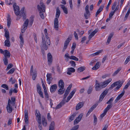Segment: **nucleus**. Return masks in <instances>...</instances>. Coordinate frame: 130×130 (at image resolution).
Here are the masks:
<instances>
[{"mask_svg":"<svg viewBox=\"0 0 130 130\" xmlns=\"http://www.w3.org/2000/svg\"><path fill=\"white\" fill-rule=\"evenodd\" d=\"M111 80L112 79L110 78L104 81L103 83H99L98 82L97 80H96L95 82V90L96 91H100L102 89L105 87Z\"/></svg>","mask_w":130,"mask_h":130,"instance_id":"1","label":"nucleus"},{"mask_svg":"<svg viewBox=\"0 0 130 130\" xmlns=\"http://www.w3.org/2000/svg\"><path fill=\"white\" fill-rule=\"evenodd\" d=\"M13 7L15 14L17 16L19 15L20 16H22L23 19H26V15L25 13L24 12L25 8L24 7H23L20 11L19 7L17 5L16 3H15L13 4Z\"/></svg>","mask_w":130,"mask_h":130,"instance_id":"2","label":"nucleus"},{"mask_svg":"<svg viewBox=\"0 0 130 130\" xmlns=\"http://www.w3.org/2000/svg\"><path fill=\"white\" fill-rule=\"evenodd\" d=\"M37 7L41 17L42 19H44V17L43 13L45 12L46 7L45 5L43 3L40 2V5H38Z\"/></svg>","mask_w":130,"mask_h":130,"instance_id":"3","label":"nucleus"},{"mask_svg":"<svg viewBox=\"0 0 130 130\" xmlns=\"http://www.w3.org/2000/svg\"><path fill=\"white\" fill-rule=\"evenodd\" d=\"M37 118H38L37 122L39 124L38 127L40 130H41L42 129V125H41V115L39 111L36 110V113Z\"/></svg>","mask_w":130,"mask_h":130,"instance_id":"4","label":"nucleus"},{"mask_svg":"<svg viewBox=\"0 0 130 130\" xmlns=\"http://www.w3.org/2000/svg\"><path fill=\"white\" fill-rule=\"evenodd\" d=\"M108 90H105L100 96L99 102H101L103 99L104 98L108 93Z\"/></svg>","mask_w":130,"mask_h":130,"instance_id":"5","label":"nucleus"},{"mask_svg":"<svg viewBox=\"0 0 130 130\" xmlns=\"http://www.w3.org/2000/svg\"><path fill=\"white\" fill-rule=\"evenodd\" d=\"M37 89L38 93L39 94V95L40 97L42 98H44L43 95V92L41 91V88L39 83H38L37 84Z\"/></svg>","mask_w":130,"mask_h":130,"instance_id":"6","label":"nucleus"},{"mask_svg":"<svg viewBox=\"0 0 130 130\" xmlns=\"http://www.w3.org/2000/svg\"><path fill=\"white\" fill-rule=\"evenodd\" d=\"M71 39V38L68 37L64 43V45L63 48L62 49V51L64 52L67 48L68 45Z\"/></svg>","mask_w":130,"mask_h":130,"instance_id":"7","label":"nucleus"},{"mask_svg":"<svg viewBox=\"0 0 130 130\" xmlns=\"http://www.w3.org/2000/svg\"><path fill=\"white\" fill-rule=\"evenodd\" d=\"M71 39V38L68 37L64 43V45L63 48L62 49V51L64 52L67 48L68 45Z\"/></svg>","mask_w":130,"mask_h":130,"instance_id":"8","label":"nucleus"},{"mask_svg":"<svg viewBox=\"0 0 130 130\" xmlns=\"http://www.w3.org/2000/svg\"><path fill=\"white\" fill-rule=\"evenodd\" d=\"M44 32L45 35V38L47 43L48 45H50L51 42L49 38L47 35V30L46 28L44 30Z\"/></svg>","mask_w":130,"mask_h":130,"instance_id":"9","label":"nucleus"},{"mask_svg":"<svg viewBox=\"0 0 130 130\" xmlns=\"http://www.w3.org/2000/svg\"><path fill=\"white\" fill-rule=\"evenodd\" d=\"M42 47L44 48L45 50H47V47L46 44V41L45 40L44 36V35H42Z\"/></svg>","mask_w":130,"mask_h":130,"instance_id":"10","label":"nucleus"},{"mask_svg":"<svg viewBox=\"0 0 130 130\" xmlns=\"http://www.w3.org/2000/svg\"><path fill=\"white\" fill-rule=\"evenodd\" d=\"M58 21L57 18H55L54 20V27L55 29L58 30Z\"/></svg>","mask_w":130,"mask_h":130,"instance_id":"11","label":"nucleus"},{"mask_svg":"<svg viewBox=\"0 0 130 130\" xmlns=\"http://www.w3.org/2000/svg\"><path fill=\"white\" fill-rule=\"evenodd\" d=\"M57 87L56 84L52 85L50 87V91L51 93H54L56 90Z\"/></svg>","mask_w":130,"mask_h":130,"instance_id":"12","label":"nucleus"},{"mask_svg":"<svg viewBox=\"0 0 130 130\" xmlns=\"http://www.w3.org/2000/svg\"><path fill=\"white\" fill-rule=\"evenodd\" d=\"M125 93L124 90H123L122 93L119 95L116 98L115 101V103H116L123 95Z\"/></svg>","mask_w":130,"mask_h":130,"instance_id":"13","label":"nucleus"},{"mask_svg":"<svg viewBox=\"0 0 130 130\" xmlns=\"http://www.w3.org/2000/svg\"><path fill=\"white\" fill-rule=\"evenodd\" d=\"M51 75L52 74H51L47 73L46 75L47 80V83L49 84H50L53 79L51 76Z\"/></svg>","mask_w":130,"mask_h":130,"instance_id":"14","label":"nucleus"},{"mask_svg":"<svg viewBox=\"0 0 130 130\" xmlns=\"http://www.w3.org/2000/svg\"><path fill=\"white\" fill-rule=\"evenodd\" d=\"M75 71V69L72 67L69 68L67 69V74L69 75H71L72 73L74 72Z\"/></svg>","mask_w":130,"mask_h":130,"instance_id":"15","label":"nucleus"},{"mask_svg":"<svg viewBox=\"0 0 130 130\" xmlns=\"http://www.w3.org/2000/svg\"><path fill=\"white\" fill-rule=\"evenodd\" d=\"M47 59L48 64H50L52 62L53 60L52 56L50 53H48L47 54Z\"/></svg>","mask_w":130,"mask_h":130,"instance_id":"16","label":"nucleus"},{"mask_svg":"<svg viewBox=\"0 0 130 130\" xmlns=\"http://www.w3.org/2000/svg\"><path fill=\"white\" fill-rule=\"evenodd\" d=\"M25 122L26 124H28V111L27 110H25Z\"/></svg>","mask_w":130,"mask_h":130,"instance_id":"17","label":"nucleus"},{"mask_svg":"<svg viewBox=\"0 0 130 130\" xmlns=\"http://www.w3.org/2000/svg\"><path fill=\"white\" fill-rule=\"evenodd\" d=\"M64 83L62 79H60L58 83V86L59 88H64Z\"/></svg>","mask_w":130,"mask_h":130,"instance_id":"18","label":"nucleus"},{"mask_svg":"<svg viewBox=\"0 0 130 130\" xmlns=\"http://www.w3.org/2000/svg\"><path fill=\"white\" fill-rule=\"evenodd\" d=\"M84 103L83 102H80L79 103L77 104L76 106V110H77L82 107L84 106Z\"/></svg>","mask_w":130,"mask_h":130,"instance_id":"19","label":"nucleus"},{"mask_svg":"<svg viewBox=\"0 0 130 130\" xmlns=\"http://www.w3.org/2000/svg\"><path fill=\"white\" fill-rule=\"evenodd\" d=\"M10 16L9 14L8 15V17H7V26L8 27H9L11 21V19L10 18Z\"/></svg>","mask_w":130,"mask_h":130,"instance_id":"20","label":"nucleus"},{"mask_svg":"<svg viewBox=\"0 0 130 130\" xmlns=\"http://www.w3.org/2000/svg\"><path fill=\"white\" fill-rule=\"evenodd\" d=\"M3 54L4 56V57L9 58L10 57V54L7 50H5V52Z\"/></svg>","mask_w":130,"mask_h":130,"instance_id":"21","label":"nucleus"},{"mask_svg":"<svg viewBox=\"0 0 130 130\" xmlns=\"http://www.w3.org/2000/svg\"><path fill=\"white\" fill-rule=\"evenodd\" d=\"M100 64L99 62H97L95 65L92 68L93 70H96L98 69L100 67Z\"/></svg>","mask_w":130,"mask_h":130,"instance_id":"22","label":"nucleus"},{"mask_svg":"<svg viewBox=\"0 0 130 130\" xmlns=\"http://www.w3.org/2000/svg\"><path fill=\"white\" fill-rule=\"evenodd\" d=\"M104 7V6L103 5L101 6L99 9L98 10L96 13L95 14V17H96L97 15L99 14L102 11L103 8Z\"/></svg>","mask_w":130,"mask_h":130,"instance_id":"23","label":"nucleus"},{"mask_svg":"<svg viewBox=\"0 0 130 130\" xmlns=\"http://www.w3.org/2000/svg\"><path fill=\"white\" fill-rule=\"evenodd\" d=\"M6 108L7 112L8 113H10L12 112V108L11 105H7Z\"/></svg>","mask_w":130,"mask_h":130,"instance_id":"24","label":"nucleus"},{"mask_svg":"<svg viewBox=\"0 0 130 130\" xmlns=\"http://www.w3.org/2000/svg\"><path fill=\"white\" fill-rule=\"evenodd\" d=\"M29 23V20L28 19H27L26 21L25 22L23 26V29L24 30H25L27 28V26L28 25Z\"/></svg>","mask_w":130,"mask_h":130,"instance_id":"25","label":"nucleus"},{"mask_svg":"<svg viewBox=\"0 0 130 130\" xmlns=\"http://www.w3.org/2000/svg\"><path fill=\"white\" fill-rule=\"evenodd\" d=\"M4 31L5 32V36L6 38L7 39H9V32L7 29H5Z\"/></svg>","mask_w":130,"mask_h":130,"instance_id":"26","label":"nucleus"},{"mask_svg":"<svg viewBox=\"0 0 130 130\" xmlns=\"http://www.w3.org/2000/svg\"><path fill=\"white\" fill-rule=\"evenodd\" d=\"M76 114L75 113L71 115L69 117V122H71L74 119V118L76 116Z\"/></svg>","mask_w":130,"mask_h":130,"instance_id":"27","label":"nucleus"},{"mask_svg":"<svg viewBox=\"0 0 130 130\" xmlns=\"http://www.w3.org/2000/svg\"><path fill=\"white\" fill-rule=\"evenodd\" d=\"M60 14V11L58 8H57L56 9V18L58 19Z\"/></svg>","mask_w":130,"mask_h":130,"instance_id":"28","label":"nucleus"},{"mask_svg":"<svg viewBox=\"0 0 130 130\" xmlns=\"http://www.w3.org/2000/svg\"><path fill=\"white\" fill-rule=\"evenodd\" d=\"M60 5L61 6V8L63 10L64 13L66 14H67L68 13V11L67 8L63 5L61 4Z\"/></svg>","mask_w":130,"mask_h":130,"instance_id":"29","label":"nucleus"},{"mask_svg":"<svg viewBox=\"0 0 130 130\" xmlns=\"http://www.w3.org/2000/svg\"><path fill=\"white\" fill-rule=\"evenodd\" d=\"M55 123L53 121H52L49 126V130H54Z\"/></svg>","mask_w":130,"mask_h":130,"instance_id":"30","label":"nucleus"},{"mask_svg":"<svg viewBox=\"0 0 130 130\" xmlns=\"http://www.w3.org/2000/svg\"><path fill=\"white\" fill-rule=\"evenodd\" d=\"M19 38L20 40V43L21 45V47H22L23 46V45L24 43V41L21 35L20 34V35Z\"/></svg>","mask_w":130,"mask_h":130,"instance_id":"31","label":"nucleus"},{"mask_svg":"<svg viewBox=\"0 0 130 130\" xmlns=\"http://www.w3.org/2000/svg\"><path fill=\"white\" fill-rule=\"evenodd\" d=\"M113 35V32H112L110 34L107 39V43H108V44L109 43Z\"/></svg>","mask_w":130,"mask_h":130,"instance_id":"32","label":"nucleus"},{"mask_svg":"<svg viewBox=\"0 0 130 130\" xmlns=\"http://www.w3.org/2000/svg\"><path fill=\"white\" fill-rule=\"evenodd\" d=\"M65 89L64 88H60V89L58 90V93L60 95L63 94L64 92Z\"/></svg>","mask_w":130,"mask_h":130,"instance_id":"33","label":"nucleus"},{"mask_svg":"<svg viewBox=\"0 0 130 130\" xmlns=\"http://www.w3.org/2000/svg\"><path fill=\"white\" fill-rule=\"evenodd\" d=\"M85 69V67L84 66L82 67L78 68L77 70V72H82Z\"/></svg>","mask_w":130,"mask_h":130,"instance_id":"34","label":"nucleus"},{"mask_svg":"<svg viewBox=\"0 0 130 130\" xmlns=\"http://www.w3.org/2000/svg\"><path fill=\"white\" fill-rule=\"evenodd\" d=\"M9 39H7L5 41V46L7 47H10V43L9 41Z\"/></svg>","mask_w":130,"mask_h":130,"instance_id":"35","label":"nucleus"},{"mask_svg":"<svg viewBox=\"0 0 130 130\" xmlns=\"http://www.w3.org/2000/svg\"><path fill=\"white\" fill-rule=\"evenodd\" d=\"M98 103H96L95 104H94L93 105L91 108L89 109L88 112L91 113L93 110L98 105Z\"/></svg>","mask_w":130,"mask_h":130,"instance_id":"36","label":"nucleus"},{"mask_svg":"<svg viewBox=\"0 0 130 130\" xmlns=\"http://www.w3.org/2000/svg\"><path fill=\"white\" fill-rule=\"evenodd\" d=\"M42 123L44 126L45 127L47 125V121L45 120V119L44 117L42 118Z\"/></svg>","mask_w":130,"mask_h":130,"instance_id":"37","label":"nucleus"},{"mask_svg":"<svg viewBox=\"0 0 130 130\" xmlns=\"http://www.w3.org/2000/svg\"><path fill=\"white\" fill-rule=\"evenodd\" d=\"M102 51V50H100L90 55L91 56H94L98 55L99 54L101 53Z\"/></svg>","mask_w":130,"mask_h":130,"instance_id":"38","label":"nucleus"},{"mask_svg":"<svg viewBox=\"0 0 130 130\" xmlns=\"http://www.w3.org/2000/svg\"><path fill=\"white\" fill-rule=\"evenodd\" d=\"M112 106V104H109L108 105L107 107L104 110L106 111V112H107L108 110L110 109Z\"/></svg>","mask_w":130,"mask_h":130,"instance_id":"39","label":"nucleus"},{"mask_svg":"<svg viewBox=\"0 0 130 130\" xmlns=\"http://www.w3.org/2000/svg\"><path fill=\"white\" fill-rule=\"evenodd\" d=\"M90 14V12H85L84 13V16L85 19H88Z\"/></svg>","mask_w":130,"mask_h":130,"instance_id":"40","label":"nucleus"},{"mask_svg":"<svg viewBox=\"0 0 130 130\" xmlns=\"http://www.w3.org/2000/svg\"><path fill=\"white\" fill-rule=\"evenodd\" d=\"M121 68H119L112 75L113 76H114L116 75L121 70Z\"/></svg>","mask_w":130,"mask_h":130,"instance_id":"41","label":"nucleus"},{"mask_svg":"<svg viewBox=\"0 0 130 130\" xmlns=\"http://www.w3.org/2000/svg\"><path fill=\"white\" fill-rule=\"evenodd\" d=\"M116 86V84L114 82L113 84H112L110 86V87H109L108 89H106V90H108V91L109 90H112L113 87H115Z\"/></svg>","mask_w":130,"mask_h":130,"instance_id":"42","label":"nucleus"},{"mask_svg":"<svg viewBox=\"0 0 130 130\" xmlns=\"http://www.w3.org/2000/svg\"><path fill=\"white\" fill-rule=\"evenodd\" d=\"M8 58L4 57L3 58V60L4 61V64L6 65H7L8 64Z\"/></svg>","mask_w":130,"mask_h":130,"instance_id":"43","label":"nucleus"},{"mask_svg":"<svg viewBox=\"0 0 130 130\" xmlns=\"http://www.w3.org/2000/svg\"><path fill=\"white\" fill-rule=\"evenodd\" d=\"M76 91V89H74L72 91L70 92L69 96L72 98Z\"/></svg>","mask_w":130,"mask_h":130,"instance_id":"44","label":"nucleus"},{"mask_svg":"<svg viewBox=\"0 0 130 130\" xmlns=\"http://www.w3.org/2000/svg\"><path fill=\"white\" fill-rule=\"evenodd\" d=\"M16 81V80L15 79H13V78L12 77L9 79V82H11V84H13L15 83Z\"/></svg>","mask_w":130,"mask_h":130,"instance_id":"45","label":"nucleus"},{"mask_svg":"<svg viewBox=\"0 0 130 130\" xmlns=\"http://www.w3.org/2000/svg\"><path fill=\"white\" fill-rule=\"evenodd\" d=\"M15 69L14 68H12L7 72V74H12L14 72Z\"/></svg>","mask_w":130,"mask_h":130,"instance_id":"46","label":"nucleus"},{"mask_svg":"<svg viewBox=\"0 0 130 130\" xmlns=\"http://www.w3.org/2000/svg\"><path fill=\"white\" fill-rule=\"evenodd\" d=\"M1 87L5 89L6 90H9V87L6 84H2L1 85Z\"/></svg>","mask_w":130,"mask_h":130,"instance_id":"47","label":"nucleus"},{"mask_svg":"<svg viewBox=\"0 0 130 130\" xmlns=\"http://www.w3.org/2000/svg\"><path fill=\"white\" fill-rule=\"evenodd\" d=\"M94 117V122L93 123L94 125H95L96 124L97 122V118L95 115H93Z\"/></svg>","mask_w":130,"mask_h":130,"instance_id":"48","label":"nucleus"},{"mask_svg":"<svg viewBox=\"0 0 130 130\" xmlns=\"http://www.w3.org/2000/svg\"><path fill=\"white\" fill-rule=\"evenodd\" d=\"M70 59L74 60L77 61L78 60V58L73 56H70Z\"/></svg>","mask_w":130,"mask_h":130,"instance_id":"49","label":"nucleus"},{"mask_svg":"<svg viewBox=\"0 0 130 130\" xmlns=\"http://www.w3.org/2000/svg\"><path fill=\"white\" fill-rule=\"evenodd\" d=\"M83 113H80L78 116L76 118V119H77V120H80V121L83 116Z\"/></svg>","mask_w":130,"mask_h":130,"instance_id":"50","label":"nucleus"},{"mask_svg":"<svg viewBox=\"0 0 130 130\" xmlns=\"http://www.w3.org/2000/svg\"><path fill=\"white\" fill-rule=\"evenodd\" d=\"M11 99L12 102V105L13 106H14L15 104V98L14 97H11Z\"/></svg>","mask_w":130,"mask_h":130,"instance_id":"51","label":"nucleus"},{"mask_svg":"<svg viewBox=\"0 0 130 130\" xmlns=\"http://www.w3.org/2000/svg\"><path fill=\"white\" fill-rule=\"evenodd\" d=\"M79 127V125H77L73 126L70 130H78Z\"/></svg>","mask_w":130,"mask_h":130,"instance_id":"52","label":"nucleus"},{"mask_svg":"<svg viewBox=\"0 0 130 130\" xmlns=\"http://www.w3.org/2000/svg\"><path fill=\"white\" fill-rule=\"evenodd\" d=\"M69 92V91L66 90L63 96V99H64L66 98Z\"/></svg>","mask_w":130,"mask_h":130,"instance_id":"53","label":"nucleus"},{"mask_svg":"<svg viewBox=\"0 0 130 130\" xmlns=\"http://www.w3.org/2000/svg\"><path fill=\"white\" fill-rule=\"evenodd\" d=\"M70 63L71 64V66L73 67H75L76 64L75 62L71 60L70 61Z\"/></svg>","mask_w":130,"mask_h":130,"instance_id":"54","label":"nucleus"},{"mask_svg":"<svg viewBox=\"0 0 130 130\" xmlns=\"http://www.w3.org/2000/svg\"><path fill=\"white\" fill-rule=\"evenodd\" d=\"M130 60V56H128L126 58L125 61L124 63L125 64H126Z\"/></svg>","mask_w":130,"mask_h":130,"instance_id":"55","label":"nucleus"},{"mask_svg":"<svg viewBox=\"0 0 130 130\" xmlns=\"http://www.w3.org/2000/svg\"><path fill=\"white\" fill-rule=\"evenodd\" d=\"M13 65L11 63L9 64L7 66L6 70H8L13 67Z\"/></svg>","mask_w":130,"mask_h":130,"instance_id":"56","label":"nucleus"},{"mask_svg":"<svg viewBox=\"0 0 130 130\" xmlns=\"http://www.w3.org/2000/svg\"><path fill=\"white\" fill-rule=\"evenodd\" d=\"M113 99H114L112 97L109 100V101L107 102L106 103L107 104H111V103L113 101Z\"/></svg>","mask_w":130,"mask_h":130,"instance_id":"57","label":"nucleus"},{"mask_svg":"<svg viewBox=\"0 0 130 130\" xmlns=\"http://www.w3.org/2000/svg\"><path fill=\"white\" fill-rule=\"evenodd\" d=\"M122 84L123 83H121L119 85H118L114 89V91H116L118 90L122 86Z\"/></svg>","mask_w":130,"mask_h":130,"instance_id":"58","label":"nucleus"},{"mask_svg":"<svg viewBox=\"0 0 130 130\" xmlns=\"http://www.w3.org/2000/svg\"><path fill=\"white\" fill-rule=\"evenodd\" d=\"M115 12V11H111L109 14V18H111L112 16L114 15V13Z\"/></svg>","mask_w":130,"mask_h":130,"instance_id":"59","label":"nucleus"},{"mask_svg":"<svg viewBox=\"0 0 130 130\" xmlns=\"http://www.w3.org/2000/svg\"><path fill=\"white\" fill-rule=\"evenodd\" d=\"M107 112L104 110V112L102 113L100 116V117L101 118H102L106 114Z\"/></svg>","mask_w":130,"mask_h":130,"instance_id":"60","label":"nucleus"},{"mask_svg":"<svg viewBox=\"0 0 130 130\" xmlns=\"http://www.w3.org/2000/svg\"><path fill=\"white\" fill-rule=\"evenodd\" d=\"M95 34L92 32L91 34L89 36L88 38L89 40H90L91 39L94 35Z\"/></svg>","mask_w":130,"mask_h":130,"instance_id":"61","label":"nucleus"},{"mask_svg":"<svg viewBox=\"0 0 130 130\" xmlns=\"http://www.w3.org/2000/svg\"><path fill=\"white\" fill-rule=\"evenodd\" d=\"M92 88L91 87H90L87 91V93L88 94H89L90 93L92 92Z\"/></svg>","mask_w":130,"mask_h":130,"instance_id":"62","label":"nucleus"},{"mask_svg":"<svg viewBox=\"0 0 130 130\" xmlns=\"http://www.w3.org/2000/svg\"><path fill=\"white\" fill-rule=\"evenodd\" d=\"M66 100L64 99H63L62 101L60 103L61 105V106H63L66 103Z\"/></svg>","mask_w":130,"mask_h":130,"instance_id":"63","label":"nucleus"},{"mask_svg":"<svg viewBox=\"0 0 130 130\" xmlns=\"http://www.w3.org/2000/svg\"><path fill=\"white\" fill-rule=\"evenodd\" d=\"M30 19L29 24L31 26L33 23L34 21V19L33 18L31 17Z\"/></svg>","mask_w":130,"mask_h":130,"instance_id":"64","label":"nucleus"}]
</instances>
